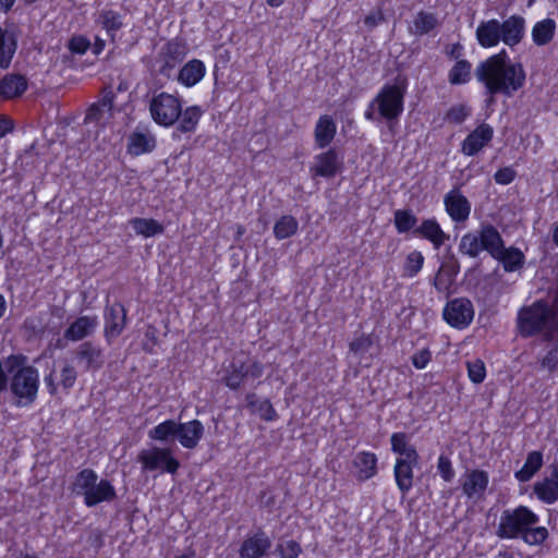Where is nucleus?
I'll use <instances>...</instances> for the list:
<instances>
[{
  "instance_id": "4",
  "label": "nucleus",
  "mask_w": 558,
  "mask_h": 558,
  "mask_svg": "<svg viewBox=\"0 0 558 558\" xmlns=\"http://www.w3.org/2000/svg\"><path fill=\"white\" fill-rule=\"evenodd\" d=\"M391 451L397 454L393 465V477L397 488L405 496L413 488L414 469L420 466V454L414 445L409 442L404 432H396L390 436Z\"/></svg>"
},
{
  "instance_id": "5",
  "label": "nucleus",
  "mask_w": 558,
  "mask_h": 558,
  "mask_svg": "<svg viewBox=\"0 0 558 558\" xmlns=\"http://www.w3.org/2000/svg\"><path fill=\"white\" fill-rule=\"evenodd\" d=\"M407 87L404 80L385 83L367 105L364 111V118L367 121H374L376 119V108L379 117L386 120L389 125L392 122H397L404 111Z\"/></svg>"
},
{
  "instance_id": "28",
  "label": "nucleus",
  "mask_w": 558,
  "mask_h": 558,
  "mask_svg": "<svg viewBox=\"0 0 558 558\" xmlns=\"http://www.w3.org/2000/svg\"><path fill=\"white\" fill-rule=\"evenodd\" d=\"M207 69L204 61L192 59L179 70L177 81L180 85L192 88L197 85L206 75Z\"/></svg>"
},
{
  "instance_id": "2",
  "label": "nucleus",
  "mask_w": 558,
  "mask_h": 558,
  "mask_svg": "<svg viewBox=\"0 0 558 558\" xmlns=\"http://www.w3.org/2000/svg\"><path fill=\"white\" fill-rule=\"evenodd\" d=\"M539 515L530 507L519 505L504 509L495 534L500 539H521L529 546H539L549 537L547 527L537 525Z\"/></svg>"
},
{
  "instance_id": "51",
  "label": "nucleus",
  "mask_w": 558,
  "mask_h": 558,
  "mask_svg": "<svg viewBox=\"0 0 558 558\" xmlns=\"http://www.w3.org/2000/svg\"><path fill=\"white\" fill-rule=\"evenodd\" d=\"M411 364L415 369H424L433 361V352L428 347L415 351L410 357Z\"/></svg>"
},
{
  "instance_id": "7",
  "label": "nucleus",
  "mask_w": 558,
  "mask_h": 558,
  "mask_svg": "<svg viewBox=\"0 0 558 558\" xmlns=\"http://www.w3.org/2000/svg\"><path fill=\"white\" fill-rule=\"evenodd\" d=\"M182 99L168 92H154L148 101L151 120L159 126L169 129L178 122L182 113Z\"/></svg>"
},
{
  "instance_id": "23",
  "label": "nucleus",
  "mask_w": 558,
  "mask_h": 558,
  "mask_svg": "<svg viewBox=\"0 0 558 558\" xmlns=\"http://www.w3.org/2000/svg\"><path fill=\"white\" fill-rule=\"evenodd\" d=\"M270 547V537L259 529L242 542L239 554L241 558H262L267 554Z\"/></svg>"
},
{
  "instance_id": "13",
  "label": "nucleus",
  "mask_w": 558,
  "mask_h": 558,
  "mask_svg": "<svg viewBox=\"0 0 558 558\" xmlns=\"http://www.w3.org/2000/svg\"><path fill=\"white\" fill-rule=\"evenodd\" d=\"M343 170V158L335 147L315 155L314 163L310 167L312 178L331 179Z\"/></svg>"
},
{
  "instance_id": "41",
  "label": "nucleus",
  "mask_w": 558,
  "mask_h": 558,
  "mask_svg": "<svg viewBox=\"0 0 558 558\" xmlns=\"http://www.w3.org/2000/svg\"><path fill=\"white\" fill-rule=\"evenodd\" d=\"M418 218L412 211V209H397L393 213V226L399 234H405L409 232L413 233V229H415L418 225Z\"/></svg>"
},
{
  "instance_id": "25",
  "label": "nucleus",
  "mask_w": 558,
  "mask_h": 558,
  "mask_svg": "<svg viewBox=\"0 0 558 558\" xmlns=\"http://www.w3.org/2000/svg\"><path fill=\"white\" fill-rule=\"evenodd\" d=\"M356 470V478L360 482H366L375 477L378 473V458L376 453L367 450L359 451L352 461Z\"/></svg>"
},
{
  "instance_id": "36",
  "label": "nucleus",
  "mask_w": 558,
  "mask_h": 558,
  "mask_svg": "<svg viewBox=\"0 0 558 558\" xmlns=\"http://www.w3.org/2000/svg\"><path fill=\"white\" fill-rule=\"evenodd\" d=\"M556 29V21L550 17L537 21L531 31L533 44L537 47L547 46L555 38Z\"/></svg>"
},
{
  "instance_id": "12",
  "label": "nucleus",
  "mask_w": 558,
  "mask_h": 558,
  "mask_svg": "<svg viewBox=\"0 0 558 558\" xmlns=\"http://www.w3.org/2000/svg\"><path fill=\"white\" fill-rule=\"evenodd\" d=\"M189 53V46L183 37L175 36L169 39L159 51L161 65L159 72L169 77L171 72L182 63Z\"/></svg>"
},
{
  "instance_id": "24",
  "label": "nucleus",
  "mask_w": 558,
  "mask_h": 558,
  "mask_svg": "<svg viewBox=\"0 0 558 558\" xmlns=\"http://www.w3.org/2000/svg\"><path fill=\"white\" fill-rule=\"evenodd\" d=\"M533 494L545 505H554L558 501V466L554 468L550 476L534 483Z\"/></svg>"
},
{
  "instance_id": "1",
  "label": "nucleus",
  "mask_w": 558,
  "mask_h": 558,
  "mask_svg": "<svg viewBox=\"0 0 558 558\" xmlns=\"http://www.w3.org/2000/svg\"><path fill=\"white\" fill-rule=\"evenodd\" d=\"M475 76L484 85L490 101L497 95L513 97L526 84L524 65L511 60L505 48L481 61L475 69Z\"/></svg>"
},
{
  "instance_id": "9",
  "label": "nucleus",
  "mask_w": 558,
  "mask_h": 558,
  "mask_svg": "<svg viewBox=\"0 0 558 558\" xmlns=\"http://www.w3.org/2000/svg\"><path fill=\"white\" fill-rule=\"evenodd\" d=\"M137 460L144 471L160 470L172 475L178 473L181 465L169 448L144 449L138 453Z\"/></svg>"
},
{
  "instance_id": "39",
  "label": "nucleus",
  "mask_w": 558,
  "mask_h": 558,
  "mask_svg": "<svg viewBox=\"0 0 558 558\" xmlns=\"http://www.w3.org/2000/svg\"><path fill=\"white\" fill-rule=\"evenodd\" d=\"M17 48V41L13 34L0 26V69H8Z\"/></svg>"
},
{
  "instance_id": "62",
  "label": "nucleus",
  "mask_w": 558,
  "mask_h": 558,
  "mask_svg": "<svg viewBox=\"0 0 558 558\" xmlns=\"http://www.w3.org/2000/svg\"><path fill=\"white\" fill-rule=\"evenodd\" d=\"M14 129V123L12 119L7 116L0 114V138L5 136L8 133L12 132Z\"/></svg>"
},
{
  "instance_id": "44",
  "label": "nucleus",
  "mask_w": 558,
  "mask_h": 558,
  "mask_svg": "<svg viewBox=\"0 0 558 558\" xmlns=\"http://www.w3.org/2000/svg\"><path fill=\"white\" fill-rule=\"evenodd\" d=\"M179 427H181L180 423L173 420H166L151 428L148 436L157 441H167L170 438L178 439Z\"/></svg>"
},
{
  "instance_id": "49",
  "label": "nucleus",
  "mask_w": 558,
  "mask_h": 558,
  "mask_svg": "<svg viewBox=\"0 0 558 558\" xmlns=\"http://www.w3.org/2000/svg\"><path fill=\"white\" fill-rule=\"evenodd\" d=\"M468 377L473 384H482L486 378V366L481 359L466 363Z\"/></svg>"
},
{
  "instance_id": "46",
  "label": "nucleus",
  "mask_w": 558,
  "mask_h": 558,
  "mask_svg": "<svg viewBox=\"0 0 558 558\" xmlns=\"http://www.w3.org/2000/svg\"><path fill=\"white\" fill-rule=\"evenodd\" d=\"M92 46L90 40L87 36L82 34L72 35L68 43L66 48L72 54L83 56L85 54Z\"/></svg>"
},
{
  "instance_id": "3",
  "label": "nucleus",
  "mask_w": 558,
  "mask_h": 558,
  "mask_svg": "<svg viewBox=\"0 0 558 558\" xmlns=\"http://www.w3.org/2000/svg\"><path fill=\"white\" fill-rule=\"evenodd\" d=\"M518 335L523 339L544 336L550 340L558 329L557 313L545 299L519 308L515 319Z\"/></svg>"
},
{
  "instance_id": "64",
  "label": "nucleus",
  "mask_w": 558,
  "mask_h": 558,
  "mask_svg": "<svg viewBox=\"0 0 558 558\" xmlns=\"http://www.w3.org/2000/svg\"><path fill=\"white\" fill-rule=\"evenodd\" d=\"M381 15L368 14L364 17V24L368 27H375L381 21Z\"/></svg>"
},
{
  "instance_id": "52",
  "label": "nucleus",
  "mask_w": 558,
  "mask_h": 558,
  "mask_svg": "<svg viewBox=\"0 0 558 558\" xmlns=\"http://www.w3.org/2000/svg\"><path fill=\"white\" fill-rule=\"evenodd\" d=\"M437 471L445 482H451L454 478L456 472L449 457L440 454L437 460Z\"/></svg>"
},
{
  "instance_id": "35",
  "label": "nucleus",
  "mask_w": 558,
  "mask_h": 558,
  "mask_svg": "<svg viewBox=\"0 0 558 558\" xmlns=\"http://www.w3.org/2000/svg\"><path fill=\"white\" fill-rule=\"evenodd\" d=\"M204 116V110L198 105L187 106L185 109L182 108V113L178 122L175 123V131L182 134L194 133Z\"/></svg>"
},
{
  "instance_id": "19",
  "label": "nucleus",
  "mask_w": 558,
  "mask_h": 558,
  "mask_svg": "<svg viewBox=\"0 0 558 558\" xmlns=\"http://www.w3.org/2000/svg\"><path fill=\"white\" fill-rule=\"evenodd\" d=\"M501 43L510 49L517 47L525 36L526 22L522 15L512 14L499 21Z\"/></svg>"
},
{
  "instance_id": "16",
  "label": "nucleus",
  "mask_w": 558,
  "mask_h": 558,
  "mask_svg": "<svg viewBox=\"0 0 558 558\" xmlns=\"http://www.w3.org/2000/svg\"><path fill=\"white\" fill-rule=\"evenodd\" d=\"M413 236L429 242L434 250H440L450 235L445 232L436 217L425 218L413 229Z\"/></svg>"
},
{
  "instance_id": "18",
  "label": "nucleus",
  "mask_w": 558,
  "mask_h": 558,
  "mask_svg": "<svg viewBox=\"0 0 558 558\" xmlns=\"http://www.w3.org/2000/svg\"><path fill=\"white\" fill-rule=\"evenodd\" d=\"M74 359L84 372H98L105 364L101 348L92 341L81 343L75 350Z\"/></svg>"
},
{
  "instance_id": "56",
  "label": "nucleus",
  "mask_w": 558,
  "mask_h": 558,
  "mask_svg": "<svg viewBox=\"0 0 558 558\" xmlns=\"http://www.w3.org/2000/svg\"><path fill=\"white\" fill-rule=\"evenodd\" d=\"M517 171L512 167L499 168L494 173V180L499 185H508L514 181Z\"/></svg>"
},
{
  "instance_id": "32",
  "label": "nucleus",
  "mask_w": 558,
  "mask_h": 558,
  "mask_svg": "<svg viewBox=\"0 0 558 558\" xmlns=\"http://www.w3.org/2000/svg\"><path fill=\"white\" fill-rule=\"evenodd\" d=\"M488 484V473L484 470L473 469L465 475V480L462 483V492L469 498L482 496L487 489Z\"/></svg>"
},
{
  "instance_id": "15",
  "label": "nucleus",
  "mask_w": 558,
  "mask_h": 558,
  "mask_svg": "<svg viewBox=\"0 0 558 558\" xmlns=\"http://www.w3.org/2000/svg\"><path fill=\"white\" fill-rule=\"evenodd\" d=\"M444 206L447 215L453 222H465L471 214V203L459 187L451 189L444 196Z\"/></svg>"
},
{
  "instance_id": "47",
  "label": "nucleus",
  "mask_w": 558,
  "mask_h": 558,
  "mask_svg": "<svg viewBox=\"0 0 558 558\" xmlns=\"http://www.w3.org/2000/svg\"><path fill=\"white\" fill-rule=\"evenodd\" d=\"M453 282L454 274L440 267L435 275L433 286L440 293H450Z\"/></svg>"
},
{
  "instance_id": "60",
  "label": "nucleus",
  "mask_w": 558,
  "mask_h": 558,
  "mask_svg": "<svg viewBox=\"0 0 558 558\" xmlns=\"http://www.w3.org/2000/svg\"><path fill=\"white\" fill-rule=\"evenodd\" d=\"M541 364L548 371H555L558 366V348L550 349L542 359Z\"/></svg>"
},
{
  "instance_id": "8",
  "label": "nucleus",
  "mask_w": 558,
  "mask_h": 558,
  "mask_svg": "<svg viewBox=\"0 0 558 558\" xmlns=\"http://www.w3.org/2000/svg\"><path fill=\"white\" fill-rule=\"evenodd\" d=\"M498 229L492 223L481 227L478 233L466 232L462 235L458 250L460 254L476 258L481 252L486 251L489 255L495 250V242L498 236Z\"/></svg>"
},
{
  "instance_id": "59",
  "label": "nucleus",
  "mask_w": 558,
  "mask_h": 558,
  "mask_svg": "<svg viewBox=\"0 0 558 558\" xmlns=\"http://www.w3.org/2000/svg\"><path fill=\"white\" fill-rule=\"evenodd\" d=\"M445 53H446L448 59L454 60V62L458 61V60H463L464 59L463 58V56H464V47L462 46V44L457 41V43L447 45L445 47Z\"/></svg>"
},
{
  "instance_id": "37",
  "label": "nucleus",
  "mask_w": 558,
  "mask_h": 558,
  "mask_svg": "<svg viewBox=\"0 0 558 558\" xmlns=\"http://www.w3.org/2000/svg\"><path fill=\"white\" fill-rule=\"evenodd\" d=\"M544 454L539 450L530 451L522 468L514 472V478L519 483H526L543 468Z\"/></svg>"
},
{
  "instance_id": "33",
  "label": "nucleus",
  "mask_w": 558,
  "mask_h": 558,
  "mask_svg": "<svg viewBox=\"0 0 558 558\" xmlns=\"http://www.w3.org/2000/svg\"><path fill=\"white\" fill-rule=\"evenodd\" d=\"M27 78L17 73L5 74L0 80V97L3 99H13L22 96L27 89Z\"/></svg>"
},
{
  "instance_id": "43",
  "label": "nucleus",
  "mask_w": 558,
  "mask_h": 558,
  "mask_svg": "<svg viewBox=\"0 0 558 558\" xmlns=\"http://www.w3.org/2000/svg\"><path fill=\"white\" fill-rule=\"evenodd\" d=\"M98 481V475L93 469L85 468L77 472L72 484L71 490L75 495H85Z\"/></svg>"
},
{
  "instance_id": "63",
  "label": "nucleus",
  "mask_w": 558,
  "mask_h": 558,
  "mask_svg": "<svg viewBox=\"0 0 558 558\" xmlns=\"http://www.w3.org/2000/svg\"><path fill=\"white\" fill-rule=\"evenodd\" d=\"M106 48V40L101 38L100 36L96 35L94 38V43L92 44L90 48L94 56L98 57L100 56Z\"/></svg>"
},
{
  "instance_id": "14",
  "label": "nucleus",
  "mask_w": 558,
  "mask_h": 558,
  "mask_svg": "<svg viewBox=\"0 0 558 558\" xmlns=\"http://www.w3.org/2000/svg\"><path fill=\"white\" fill-rule=\"evenodd\" d=\"M494 245L495 250L492 251L493 254L490 256L502 265L506 272H514L524 267V253L515 246L506 247L500 233H498Z\"/></svg>"
},
{
  "instance_id": "27",
  "label": "nucleus",
  "mask_w": 558,
  "mask_h": 558,
  "mask_svg": "<svg viewBox=\"0 0 558 558\" xmlns=\"http://www.w3.org/2000/svg\"><path fill=\"white\" fill-rule=\"evenodd\" d=\"M98 325L96 315H82L72 322L64 331V338L69 341H81L90 336Z\"/></svg>"
},
{
  "instance_id": "20",
  "label": "nucleus",
  "mask_w": 558,
  "mask_h": 558,
  "mask_svg": "<svg viewBox=\"0 0 558 558\" xmlns=\"http://www.w3.org/2000/svg\"><path fill=\"white\" fill-rule=\"evenodd\" d=\"M125 15L111 8H104L98 11L95 17V24L106 32L111 44L118 41V33L124 26Z\"/></svg>"
},
{
  "instance_id": "58",
  "label": "nucleus",
  "mask_w": 558,
  "mask_h": 558,
  "mask_svg": "<svg viewBox=\"0 0 558 558\" xmlns=\"http://www.w3.org/2000/svg\"><path fill=\"white\" fill-rule=\"evenodd\" d=\"M468 114H469V112H468V109L465 106L457 105V106L451 107L447 111L446 119L449 122L460 124L466 119Z\"/></svg>"
},
{
  "instance_id": "10",
  "label": "nucleus",
  "mask_w": 558,
  "mask_h": 558,
  "mask_svg": "<svg viewBox=\"0 0 558 558\" xmlns=\"http://www.w3.org/2000/svg\"><path fill=\"white\" fill-rule=\"evenodd\" d=\"M104 338L111 344L119 338L128 325V310L120 301L107 303L104 307Z\"/></svg>"
},
{
  "instance_id": "11",
  "label": "nucleus",
  "mask_w": 558,
  "mask_h": 558,
  "mask_svg": "<svg viewBox=\"0 0 558 558\" xmlns=\"http://www.w3.org/2000/svg\"><path fill=\"white\" fill-rule=\"evenodd\" d=\"M474 306L468 298H454L449 300L442 310L444 320L458 330L465 329L474 318Z\"/></svg>"
},
{
  "instance_id": "40",
  "label": "nucleus",
  "mask_w": 558,
  "mask_h": 558,
  "mask_svg": "<svg viewBox=\"0 0 558 558\" xmlns=\"http://www.w3.org/2000/svg\"><path fill=\"white\" fill-rule=\"evenodd\" d=\"M129 223L136 234L144 238H153L165 231L163 225L154 218L135 217L132 218Z\"/></svg>"
},
{
  "instance_id": "50",
  "label": "nucleus",
  "mask_w": 558,
  "mask_h": 558,
  "mask_svg": "<svg viewBox=\"0 0 558 558\" xmlns=\"http://www.w3.org/2000/svg\"><path fill=\"white\" fill-rule=\"evenodd\" d=\"M279 558H298L302 554V547L294 539L280 542L276 546Z\"/></svg>"
},
{
  "instance_id": "57",
  "label": "nucleus",
  "mask_w": 558,
  "mask_h": 558,
  "mask_svg": "<svg viewBox=\"0 0 558 558\" xmlns=\"http://www.w3.org/2000/svg\"><path fill=\"white\" fill-rule=\"evenodd\" d=\"M8 372L13 375V373L17 369H22L23 367H34L33 365L27 364V357L24 354H11L7 359Z\"/></svg>"
},
{
  "instance_id": "55",
  "label": "nucleus",
  "mask_w": 558,
  "mask_h": 558,
  "mask_svg": "<svg viewBox=\"0 0 558 558\" xmlns=\"http://www.w3.org/2000/svg\"><path fill=\"white\" fill-rule=\"evenodd\" d=\"M108 112L98 101L93 102L86 110L84 122L85 123H99L105 113Z\"/></svg>"
},
{
  "instance_id": "34",
  "label": "nucleus",
  "mask_w": 558,
  "mask_h": 558,
  "mask_svg": "<svg viewBox=\"0 0 558 558\" xmlns=\"http://www.w3.org/2000/svg\"><path fill=\"white\" fill-rule=\"evenodd\" d=\"M439 26L436 13L421 10L409 25V32L414 36H424L434 32Z\"/></svg>"
},
{
  "instance_id": "21",
  "label": "nucleus",
  "mask_w": 558,
  "mask_h": 558,
  "mask_svg": "<svg viewBox=\"0 0 558 558\" xmlns=\"http://www.w3.org/2000/svg\"><path fill=\"white\" fill-rule=\"evenodd\" d=\"M157 138L148 129L135 130L128 136L126 153L132 157L150 154L156 149Z\"/></svg>"
},
{
  "instance_id": "6",
  "label": "nucleus",
  "mask_w": 558,
  "mask_h": 558,
  "mask_svg": "<svg viewBox=\"0 0 558 558\" xmlns=\"http://www.w3.org/2000/svg\"><path fill=\"white\" fill-rule=\"evenodd\" d=\"M265 369V364L256 357L233 359L223 366L221 381L230 390L238 391L250 381H257L259 385Z\"/></svg>"
},
{
  "instance_id": "30",
  "label": "nucleus",
  "mask_w": 558,
  "mask_h": 558,
  "mask_svg": "<svg viewBox=\"0 0 558 558\" xmlns=\"http://www.w3.org/2000/svg\"><path fill=\"white\" fill-rule=\"evenodd\" d=\"M117 497L116 488L109 480L97 481L84 495V505L88 508L95 507L105 501H112Z\"/></svg>"
},
{
  "instance_id": "38",
  "label": "nucleus",
  "mask_w": 558,
  "mask_h": 558,
  "mask_svg": "<svg viewBox=\"0 0 558 558\" xmlns=\"http://www.w3.org/2000/svg\"><path fill=\"white\" fill-rule=\"evenodd\" d=\"M447 80L452 86L469 84L472 80V63L468 59L456 61L448 71Z\"/></svg>"
},
{
  "instance_id": "22",
  "label": "nucleus",
  "mask_w": 558,
  "mask_h": 558,
  "mask_svg": "<svg viewBox=\"0 0 558 558\" xmlns=\"http://www.w3.org/2000/svg\"><path fill=\"white\" fill-rule=\"evenodd\" d=\"M245 408L251 415H257L264 422H275L278 413L267 397H259L256 392L250 391L244 396Z\"/></svg>"
},
{
  "instance_id": "61",
  "label": "nucleus",
  "mask_w": 558,
  "mask_h": 558,
  "mask_svg": "<svg viewBox=\"0 0 558 558\" xmlns=\"http://www.w3.org/2000/svg\"><path fill=\"white\" fill-rule=\"evenodd\" d=\"M114 99V93L111 89H105L101 98L97 101L102 106V108L110 112L113 107Z\"/></svg>"
},
{
  "instance_id": "17",
  "label": "nucleus",
  "mask_w": 558,
  "mask_h": 558,
  "mask_svg": "<svg viewBox=\"0 0 558 558\" xmlns=\"http://www.w3.org/2000/svg\"><path fill=\"white\" fill-rule=\"evenodd\" d=\"M494 137V129L488 123H481L471 131L461 143V151L465 156L477 155L485 146H487Z\"/></svg>"
},
{
  "instance_id": "54",
  "label": "nucleus",
  "mask_w": 558,
  "mask_h": 558,
  "mask_svg": "<svg viewBox=\"0 0 558 558\" xmlns=\"http://www.w3.org/2000/svg\"><path fill=\"white\" fill-rule=\"evenodd\" d=\"M77 379V372L71 365H65L60 372V383L64 390L73 388Z\"/></svg>"
},
{
  "instance_id": "42",
  "label": "nucleus",
  "mask_w": 558,
  "mask_h": 558,
  "mask_svg": "<svg viewBox=\"0 0 558 558\" xmlns=\"http://www.w3.org/2000/svg\"><path fill=\"white\" fill-rule=\"evenodd\" d=\"M299 222L292 215H282L274 225L272 233L276 240L282 241L298 233Z\"/></svg>"
},
{
  "instance_id": "29",
  "label": "nucleus",
  "mask_w": 558,
  "mask_h": 558,
  "mask_svg": "<svg viewBox=\"0 0 558 558\" xmlns=\"http://www.w3.org/2000/svg\"><path fill=\"white\" fill-rule=\"evenodd\" d=\"M337 134V123L329 114H322L314 128L315 147L325 149L330 146Z\"/></svg>"
},
{
  "instance_id": "26",
  "label": "nucleus",
  "mask_w": 558,
  "mask_h": 558,
  "mask_svg": "<svg viewBox=\"0 0 558 558\" xmlns=\"http://www.w3.org/2000/svg\"><path fill=\"white\" fill-rule=\"evenodd\" d=\"M475 37L477 44L484 49L497 47L502 38L499 20L490 19L480 22L475 31Z\"/></svg>"
},
{
  "instance_id": "45",
  "label": "nucleus",
  "mask_w": 558,
  "mask_h": 558,
  "mask_svg": "<svg viewBox=\"0 0 558 558\" xmlns=\"http://www.w3.org/2000/svg\"><path fill=\"white\" fill-rule=\"evenodd\" d=\"M425 257L421 251L413 250L404 259L402 266V276L405 278H414L423 269Z\"/></svg>"
},
{
  "instance_id": "48",
  "label": "nucleus",
  "mask_w": 558,
  "mask_h": 558,
  "mask_svg": "<svg viewBox=\"0 0 558 558\" xmlns=\"http://www.w3.org/2000/svg\"><path fill=\"white\" fill-rule=\"evenodd\" d=\"M159 345L158 329L154 325H147L144 339L142 342V349L147 354H156L157 347Z\"/></svg>"
},
{
  "instance_id": "53",
  "label": "nucleus",
  "mask_w": 558,
  "mask_h": 558,
  "mask_svg": "<svg viewBox=\"0 0 558 558\" xmlns=\"http://www.w3.org/2000/svg\"><path fill=\"white\" fill-rule=\"evenodd\" d=\"M373 345V339L371 335L362 333L355 337L349 344V349L354 354H362L367 352Z\"/></svg>"
},
{
  "instance_id": "31",
  "label": "nucleus",
  "mask_w": 558,
  "mask_h": 558,
  "mask_svg": "<svg viewBox=\"0 0 558 558\" xmlns=\"http://www.w3.org/2000/svg\"><path fill=\"white\" fill-rule=\"evenodd\" d=\"M178 440L183 448L194 449L204 436L205 427L199 420L180 423Z\"/></svg>"
}]
</instances>
